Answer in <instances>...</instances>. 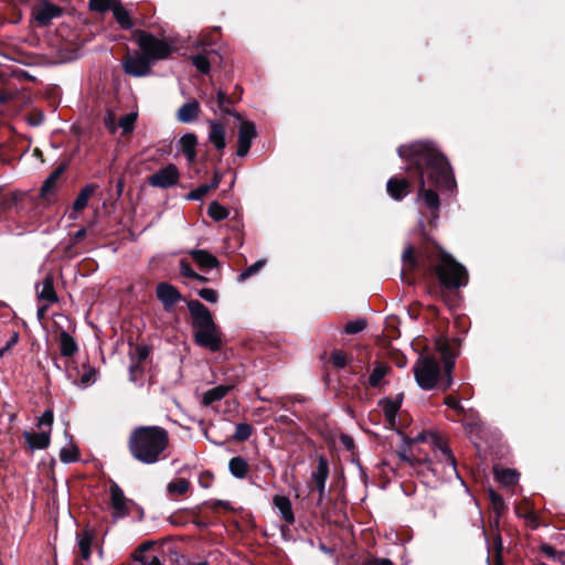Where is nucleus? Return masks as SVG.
I'll use <instances>...</instances> for the list:
<instances>
[{"label":"nucleus","instance_id":"1","mask_svg":"<svg viewBox=\"0 0 565 565\" xmlns=\"http://www.w3.org/2000/svg\"><path fill=\"white\" fill-rule=\"evenodd\" d=\"M398 156L408 162V169L416 168L419 175V196L433 212L439 209V196L433 190H426L427 183L451 189L455 184L451 169L446 158L427 142L401 146Z\"/></svg>","mask_w":565,"mask_h":565},{"label":"nucleus","instance_id":"2","mask_svg":"<svg viewBox=\"0 0 565 565\" xmlns=\"http://www.w3.org/2000/svg\"><path fill=\"white\" fill-rule=\"evenodd\" d=\"M169 447V433L161 426H139L128 438V449L134 459L153 465L164 458Z\"/></svg>","mask_w":565,"mask_h":565},{"label":"nucleus","instance_id":"3","mask_svg":"<svg viewBox=\"0 0 565 565\" xmlns=\"http://www.w3.org/2000/svg\"><path fill=\"white\" fill-rule=\"evenodd\" d=\"M454 361L445 358L444 373L439 362L431 356H420L414 365V375L418 386L423 390H433L438 384L443 390L451 385V371Z\"/></svg>","mask_w":565,"mask_h":565},{"label":"nucleus","instance_id":"4","mask_svg":"<svg viewBox=\"0 0 565 565\" xmlns=\"http://www.w3.org/2000/svg\"><path fill=\"white\" fill-rule=\"evenodd\" d=\"M188 308L193 318L196 343L211 351L220 350L221 338L209 309L199 300H191Z\"/></svg>","mask_w":565,"mask_h":565},{"label":"nucleus","instance_id":"5","mask_svg":"<svg viewBox=\"0 0 565 565\" xmlns=\"http://www.w3.org/2000/svg\"><path fill=\"white\" fill-rule=\"evenodd\" d=\"M440 284L447 289H456L467 285L468 273L466 268L457 263L451 256L443 255L435 267Z\"/></svg>","mask_w":565,"mask_h":565},{"label":"nucleus","instance_id":"6","mask_svg":"<svg viewBox=\"0 0 565 565\" xmlns=\"http://www.w3.org/2000/svg\"><path fill=\"white\" fill-rule=\"evenodd\" d=\"M430 436H436V435L433 433H420L413 438L406 439L405 448H403L401 451H398V457L401 458V460L407 462L412 467H416L417 465H428L429 469H431L433 471H436L437 468L433 467V462L426 455L424 458L417 457L415 455V446L418 443H428L431 446Z\"/></svg>","mask_w":565,"mask_h":565},{"label":"nucleus","instance_id":"7","mask_svg":"<svg viewBox=\"0 0 565 565\" xmlns=\"http://www.w3.org/2000/svg\"><path fill=\"white\" fill-rule=\"evenodd\" d=\"M136 36L139 47L149 60H162L170 55L171 46L167 42L143 31H137Z\"/></svg>","mask_w":565,"mask_h":565},{"label":"nucleus","instance_id":"8","mask_svg":"<svg viewBox=\"0 0 565 565\" xmlns=\"http://www.w3.org/2000/svg\"><path fill=\"white\" fill-rule=\"evenodd\" d=\"M430 439L435 457L438 459V462L443 465L445 473L448 477H450V475L458 476L455 457L447 445L437 436H430Z\"/></svg>","mask_w":565,"mask_h":565},{"label":"nucleus","instance_id":"9","mask_svg":"<svg viewBox=\"0 0 565 565\" xmlns=\"http://www.w3.org/2000/svg\"><path fill=\"white\" fill-rule=\"evenodd\" d=\"M110 507L113 509L114 519H121L129 514V500L125 497L121 488L111 482L109 486Z\"/></svg>","mask_w":565,"mask_h":565},{"label":"nucleus","instance_id":"10","mask_svg":"<svg viewBox=\"0 0 565 565\" xmlns=\"http://www.w3.org/2000/svg\"><path fill=\"white\" fill-rule=\"evenodd\" d=\"M179 180V171L174 164H168L167 167L158 170L151 174L148 179V183L151 186L167 189L173 186Z\"/></svg>","mask_w":565,"mask_h":565},{"label":"nucleus","instance_id":"11","mask_svg":"<svg viewBox=\"0 0 565 565\" xmlns=\"http://www.w3.org/2000/svg\"><path fill=\"white\" fill-rule=\"evenodd\" d=\"M126 74L140 77L150 73V61L146 55L135 54L129 55L122 63Z\"/></svg>","mask_w":565,"mask_h":565},{"label":"nucleus","instance_id":"12","mask_svg":"<svg viewBox=\"0 0 565 565\" xmlns=\"http://www.w3.org/2000/svg\"><path fill=\"white\" fill-rule=\"evenodd\" d=\"M156 295L166 311H171L182 299L180 291L168 282L158 284L156 288Z\"/></svg>","mask_w":565,"mask_h":565},{"label":"nucleus","instance_id":"13","mask_svg":"<svg viewBox=\"0 0 565 565\" xmlns=\"http://www.w3.org/2000/svg\"><path fill=\"white\" fill-rule=\"evenodd\" d=\"M239 121L237 156L244 157L249 151L252 141L256 136V129L249 120L241 119Z\"/></svg>","mask_w":565,"mask_h":565},{"label":"nucleus","instance_id":"14","mask_svg":"<svg viewBox=\"0 0 565 565\" xmlns=\"http://www.w3.org/2000/svg\"><path fill=\"white\" fill-rule=\"evenodd\" d=\"M62 14V9L46 0L33 8V17L41 25H47L51 21Z\"/></svg>","mask_w":565,"mask_h":565},{"label":"nucleus","instance_id":"15","mask_svg":"<svg viewBox=\"0 0 565 565\" xmlns=\"http://www.w3.org/2000/svg\"><path fill=\"white\" fill-rule=\"evenodd\" d=\"M328 476H329L328 462L323 457H320L316 470L311 473L312 482L319 492V501H321L324 495V489H326V482H327Z\"/></svg>","mask_w":565,"mask_h":565},{"label":"nucleus","instance_id":"16","mask_svg":"<svg viewBox=\"0 0 565 565\" xmlns=\"http://www.w3.org/2000/svg\"><path fill=\"white\" fill-rule=\"evenodd\" d=\"M23 437L31 450H40L49 447L51 441V430H42L40 433L23 431Z\"/></svg>","mask_w":565,"mask_h":565},{"label":"nucleus","instance_id":"17","mask_svg":"<svg viewBox=\"0 0 565 565\" xmlns=\"http://www.w3.org/2000/svg\"><path fill=\"white\" fill-rule=\"evenodd\" d=\"M210 130H209V141L213 143V146L217 150H223L226 146L225 140V128L224 126L215 120L207 121Z\"/></svg>","mask_w":565,"mask_h":565},{"label":"nucleus","instance_id":"18","mask_svg":"<svg viewBox=\"0 0 565 565\" xmlns=\"http://www.w3.org/2000/svg\"><path fill=\"white\" fill-rule=\"evenodd\" d=\"M36 296L39 300L54 303L57 301V296L53 286V278L46 276L42 282L36 285Z\"/></svg>","mask_w":565,"mask_h":565},{"label":"nucleus","instance_id":"19","mask_svg":"<svg viewBox=\"0 0 565 565\" xmlns=\"http://www.w3.org/2000/svg\"><path fill=\"white\" fill-rule=\"evenodd\" d=\"M386 188L395 200H401L409 193V183L405 179L392 178L387 181Z\"/></svg>","mask_w":565,"mask_h":565},{"label":"nucleus","instance_id":"20","mask_svg":"<svg viewBox=\"0 0 565 565\" xmlns=\"http://www.w3.org/2000/svg\"><path fill=\"white\" fill-rule=\"evenodd\" d=\"M200 114V104L196 100H191L183 104L178 113L177 118L180 122H191L199 117Z\"/></svg>","mask_w":565,"mask_h":565},{"label":"nucleus","instance_id":"21","mask_svg":"<svg viewBox=\"0 0 565 565\" xmlns=\"http://www.w3.org/2000/svg\"><path fill=\"white\" fill-rule=\"evenodd\" d=\"M189 254L202 269L215 268L218 265L216 257L204 249H191Z\"/></svg>","mask_w":565,"mask_h":565},{"label":"nucleus","instance_id":"22","mask_svg":"<svg viewBox=\"0 0 565 565\" xmlns=\"http://www.w3.org/2000/svg\"><path fill=\"white\" fill-rule=\"evenodd\" d=\"M198 139L194 134H185L179 140L180 149L189 162H193L196 158Z\"/></svg>","mask_w":565,"mask_h":565},{"label":"nucleus","instance_id":"23","mask_svg":"<svg viewBox=\"0 0 565 565\" xmlns=\"http://www.w3.org/2000/svg\"><path fill=\"white\" fill-rule=\"evenodd\" d=\"M401 398L397 399H383L380 402L382 411L386 417V420L391 427L396 426V415L401 407Z\"/></svg>","mask_w":565,"mask_h":565},{"label":"nucleus","instance_id":"24","mask_svg":"<svg viewBox=\"0 0 565 565\" xmlns=\"http://www.w3.org/2000/svg\"><path fill=\"white\" fill-rule=\"evenodd\" d=\"M78 553L81 557L85 561L90 557V546L94 540V535L88 530H83L76 535Z\"/></svg>","mask_w":565,"mask_h":565},{"label":"nucleus","instance_id":"25","mask_svg":"<svg viewBox=\"0 0 565 565\" xmlns=\"http://www.w3.org/2000/svg\"><path fill=\"white\" fill-rule=\"evenodd\" d=\"M274 504L279 510L281 518L286 521V523L292 524L295 522L291 502L288 498L276 495L274 498Z\"/></svg>","mask_w":565,"mask_h":565},{"label":"nucleus","instance_id":"26","mask_svg":"<svg viewBox=\"0 0 565 565\" xmlns=\"http://www.w3.org/2000/svg\"><path fill=\"white\" fill-rule=\"evenodd\" d=\"M221 183V175L218 173L214 174V178L211 183H205L200 185L199 188L192 190L186 198L189 200L198 201L203 199L211 190L216 189Z\"/></svg>","mask_w":565,"mask_h":565},{"label":"nucleus","instance_id":"27","mask_svg":"<svg viewBox=\"0 0 565 565\" xmlns=\"http://www.w3.org/2000/svg\"><path fill=\"white\" fill-rule=\"evenodd\" d=\"M233 387L234 385H218L206 391L203 395V404L207 406L216 401H221Z\"/></svg>","mask_w":565,"mask_h":565},{"label":"nucleus","instance_id":"28","mask_svg":"<svg viewBox=\"0 0 565 565\" xmlns=\"http://www.w3.org/2000/svg\"><path fill=\"white\" fill-rule=\"evenodd\" d=\"M248 463L243 457H233L228 462V469L233 477L243 479L248 473Z\"/></svg>","mask_w":565,"mask_h":565},{"label":"nucleus","instance_id":"29","mask_svg":"<svg viewBox=\"0 0 565 565\" xmlns=\"http://www.w3.org/2000/svg\"><path fill=\"white\" fill-rule=\"evenodd\" d=\"M114 17L117 23L125 30H130L134 26V23L130 19L128 11L121 6L118 0L116 4L111 9Z\"/></svg>","mask_w":565,"mask_h":565},{"label":"nucleus","instance_id":"30","mask_svg":"<svg viewBox=\"0 0 565 565\" xmlns=\"http://www.w3.org/2000/svg\"><path fill=\"white\" fill-rule=\"evenodd\" d=\"M60 350L63 356H72L77 351L74 339L65 331L60 335Z\"/></svg>","mask_w":565,"mask_h":565},{"label":"nucleus","instance_id":"31","mask_svg":"<svg viewBox=\"0 0 565 565\" xmlns=\"http://www.w3.org/2000/svg\"><path fill=\"white\" fill-rule=\"evenodd\" d=\"M190 489V482L184 478H178L172 480L167 486V492L169 495H182Z\"/></svg>","mask_w":565,"mask_h":565},{"label":"nucleus","instance_id":"32","mask_svg":"<svg viewBox=\"0 0 565 565\" xmlns=\"http://www.w3.org/2000/svg\"><path fill=\"white\" fill-rule=\"evenodd\" d=\"M495 478L503 486H513L519 480V473L512 469H495Z\"/></svg>","mask_w":565,"mask_h":565},{"label":"nucleus","instance_id":"33","mask_svg":"<svg viewBox=\"0 0 565 565\" xmlns=\"http://www.w3.org/2000/svg\"><path fill=\"white\" fill-rule=\"evenodd\" d=\"M216 103H217V107L218 109L222 111V113H225V114H228V115H233L237 120H241L242 117L239 114L237 113H233L231 109H230V105L232 104V99L226 95L225 92L223 90H218L216 93Z\"/></svg>","mask_w":565,"mask_h":565},{"label":"nucleus","instance_id":"34","mask_svg":"<svg viewBox=\"0 0 565 565\" xmlns=\"http://www.w3.org/2000/svg\"><path fill=\"white\" fill-rule=\"evenodd\" d=\"M94 192L95 186L93 185H86L84 189H82L73 204L74 210L82 211L83 209H85L87 206L89 198L94 194Z\"/></svg>","mask_w":565,"mask_h":565},{"label":"nucleus","instance_id":"35","mask_svg":"<svg viewBox=\"0 0 565 565\" xmlns=\"http://www.w3.org/2000/svg\"><path fill=\"white\" fill-rule=\"evenodd\" d=\"M64 170L65 166H60L47 177L41 189L42 195H46L54 189L56 181L60 179Z\"/></svg>","mask_w":565,"mask_h":565},{"label":"nucleus","instance_id":"36","mask_svg":"<svg viewBox=\"0 0 565 565\" xmlns=\"http://www.w3.org/2000/svg\"><path fill=\"white\" fill-rule=\"evenodd\" d=\"M150 546V543L142 544L137 551L136 561L142 565H163V563L157 556L145 555L143 552Z\"/></svg>","mask_w":565,"mask_h":565},{"label":"nucleus","instance_id":"37","mask_svg":"<svg viewBox=\"0 0 565 565\" xmlns=\"http://www.w3.org/2000/svg\"><path fill=\"white\" fill-rule=\"evenodd\" d=\"M253 430L254 429L252 425L247 423H238L235 427V433L233 437L237 441H245L252 436Z\"/></svg>","mask_w":565,"mask_h":565},{"label":"nucleus","instance_id":"38","mask_svg":"<svg viewBox=\"0 0 565 565\" xmlns=\"http://www.w3.org/2000/svg\"><path fill=\"white\" fill-rule=\"evenodd\" d=\"M207 213L214 221H222L228 216V211L217 202L209 205Z\"/></svg>","mask_w":565,"mask_h":565},{"label":"nucleus","instance_id":"39","mask_svg":"<svg viewBox=\"0 0 565 565\" xmlns=\"http://www.w3.org/2000/svg\"><path fill=\"white\" fill-rule=\"evenodd\" d=\"M137 120L136 113H129L119 119L118 126L122 129V134H129L134 130L135 122Z\"/></svg>","mask_w":565,"mask_h":565},{"label":"nucleus","instance_id":"40","mask_svg":"<svg viewBox=\"0 0 565 565\" xmlns=\"http://www.w3.org/2000/svg\"><path fill=\"white\" fill-rule=\"evenodd\" d=\"M266 264L265 259H259L253 265L248 266L245 270H243L238 276V281H245L249 277L257 274Z\"/></svg>","mask_w":565,"mask_h":565},{"label":"nucleus","instance_id":"41","mask_svg":"<svg viewBox=\"0 0 565 565\" xmlns=\"http://www.w3.org/2000/svg\"><path fill=\"white\" fill-rule=\"evenodd\" d=\"M386 371H387V369L385 365H383V364L376 365L370 375V379H369L370 385L373 387H377L381 384V381L383 380V377L386 375Z\"/></svg>","mask_w":565,"mask_h":565},{"label":"nucleus","instance_id":"42","mask_svg":"<svg viewBox=\"0 0 565 565\" xmlns=\"http://www.w3.org/2000/svg\"><path fill=\"white\" fill-rule=\"evenodd\" d=\"M193 65L201 73L207 74L211 70V64L205 54H198L191 57Z\"/></svg>","mask_w":565,"mask_h":565},{"label":"nucleus","instance_id":"43","mask_svg":"<svg viewBox=\"0 0 565 565\" xmlns=\"http://www.w3.org/2000/svg\"><path fill=\"white\" fill-rule=\"evenodd\" d=\"M118 0H89V8L93 11L105 12L111 10Z\"/></svg>","mask_w":565,"mask_h":565},{"label":"nucleus","instance_id":"44","mask_svg":"<svg viewBox=\"0 0 565 565\" xmlns=\"http://www.w3.org/2000/svg\"><path fill=\"white\" fill-rule=\"evenodd\" d=\"M404 270H413L416 267V259L414 256V248L407 246L403 252Z\"/></svg>","mask_w":565,"mask_h":565},{"label":"nucleus","instance_id":"45","mask_svg":"<svg viewBox=\"0 0 565 565\" xmlns=\"http://www.w3.org/2000/svg\"><path fill=\"white\" fill-rule=\"evenodd\" d=\"M366 327V321L364 319H358L354 321H350L345 324L344 331L348 334H355L364 330Z\"/></svg>","mask_w":565,"mask_h":565},{"label":"nucleus","instance_id":"46","mask_svg":"<svg viewBox=\"0 0 565 565\" xmlns=\"http://www.w3.org/2000/svg\"><path fill=\"white\" fill-rule=\"evenodd\" d=\"M77 458H78V451L74 447L62 448L60 451V459L65 463L74 462L77 460Z\"/></svg>","mask_w":565,"mask_h":565},{"label":"nucleus","instance_id":"47","mask_svg":"<svg viewBox=\"0 0 565 565\" xmlns=\"http://www.w3.org/2000/svg\"><path fill=\"white\" fill-rule=\"evenodd\" d=\"M331 361L337 367H344L348 362L347 354L341 350H335L331 353Z\"/></svg>","mask_w":565,"mask_h":565},{"label":"nucleus","instance_id":"48","mask_svg":"<svg viewBox=\"0 0 565 565\" xmlns=\"http://www.w3.org/2000/svg\"><path fill=\"white\" fill-rule=\"evenodd\" d=\"M198 294L202 299H204L205 301L212 302V303L216 302L218 299L217 292L211 288H203V289L199 290Z\"/></svg>","mask_w":565,"mask_h":565},{"label":"nucleus","instance_id":"49","mask_svg":"<svg viewBox=\"0 0 565 565\" xmlns=\"http://www.w3.org/2000/svg\"><path fill=\"white\" fill-rule=\"evenodd\" d=\"M54 420L53 412L51 409L45 411L39 418L38 426H46L50 430Z\"/></svg>","mask_w":565,"mask_h":565},{"label":"nucleus","instance_id":"50","mask_svg":"<svg viewBox=\"0 0 565 565\" xmlns=\"http://www.w3.org/2000/svg\"><path fill=\"white\" fill-rule=\"evenodd\" d=\"M96 380V371L93 367H87L85 372L81 376V383L84 386L89 385L90 383H94Z\"/></svg>","mask_w":565,"mask_h":565},{"label":"nucleus","instance_id":"51","mask_svg":"<svg viewBox=\"0 0 565 565\" xmlns=\"http://www.w3.org/2000/svg\"><path fill=\"white\" fill-rule=\"evenodd\" d=\"M445 404L450 407L451 409H454L456 413L458 414H462L463 413V407L462 405L460 404V402L454 397V396H447L445 398Z\"/></svg>","mask_w":565,"mask_h":565},{"label":"nucleus","instance_id":"52","mask_svg":"<svg viewBox=\"0 0 565 565\" xmlns=\"http://www.w3.org/2000/svg\"><path fill=\"white\" fill-rule=\"evenodd\" d=\"M180 274L188 278L196 277V273L191 268V265L184 259L180 260Z\"/></svg>","mask_w":565,"mask_h":565},{"label":"nucleus","instance_id":"53","mask_svg":"<svg viewBox=\"0 0 565 565\" xmlns=\"http://www.w3.org/2000/svg\"><path fill=\"white\" fill-rule=\"evenodd\" d=\"M104 122H105V126L108 128V130L110 132H115L116 129H117V126H116V118H115V115L113 113H108L104 119Z\"/></svg>","mask_w":565,"mask_h":565},{"label":"nucleus","instance_id":"54","mask_svg":"<svg viewBox=\"0 0 565 565\" xmlns=\"http://www.w3.org/2000/svg\"><path fill=\"white\" fill-rule=\"evenodd\" d=\"M141 372L140 364L132 363L129 367L130 381L137 383L139 381V373Z\"/></svg>","mask_w":565,"mask_h":565},{"label":"nucleus","instance_id":"55","mask_svg":"<svg viewBox=\"0 0 565 565\" xmlns=\"http://www.w3.org/2000/svg\"><path fill=\"white\" fill-rule=\"evenodd\" d=\"M136 354H137V361L135 363L140 364L142 361H145L147 359L148 350H147V348L139 347V348H137Z\"/></svg>","mask_w":565,"mask_h":565},{"label":"nucleus","instance_id":"56","mask_svg":"<svg viewBox=\"0 0 565 565\" xmlns=\"http://www.w3.org/2000/svg\"><path fill=\"white\" fill-rule=\"evenodd\" d=\"M494 543H495V558L498 562H501V553H502L503 545H502V539L500 535H498L494 539Z\"/></svg>","mask_w":565,"mask_h":565},{"label":"nucleus","instance_id":"57","mask_svg":"<svg viewBox=\"0 0 565 565\" xmlns=\"http://www.w3.org/2000/svg\"><path fill=\"white\" fill-rule=\"evenodd\" d=\"M212 479H213V477H212L211 473H209V472L202 473L200 476V484H201V487L209 488L211 486Z\"/></svg>","mask_w":565,"mask_h":565},{"label":"nucleus","instance_id":"58","mask_svg":"<svg viewBox=\"0 0 565 565\" xmlns=\"http://www.w3.org/2000/svg\"><path fill=\"white\" fill-rule=\"evenodd\" d=\"M18 341H19V333L12 332L4 344L6 349L10 350L12 347H14L18 343Z\"/></svg>","mask_w":565,"mask_h":565},{"label":"nucleus","instance_id":"59","mask_svg":"<svg viewBox=\"0 0 565 565\" xmlns=\"http://www.w3.org/2000/svg\"><path fill=\"white\" fill-rule=\"evenodd\" d=\"M541 551L551 558H556V551L548 544H543Z\"/></svg>","mask_w":565,"mask_h":565},{"label":"nucleus","instance_id":"60","mask_svg":"<svg viewBox=\"0 0 565 565\" xmlns=\"http://www.w3.org/2000/svg\"><path fill=\"white\" fill-rule=\"evenodd\" d=\"M341 440L347 448H351L353 446V440L347 435L342 436Z\"/></svg>","mask_w":565,"mask_h":565},{"label":"nucleus","instance_id":"61","mask_svg":"<svg viewBox=\"0 0 565 565\" xmlns=\"http://www.w3.org/2000/svg\"><path fill=\"white\" fill-rule=\"evenodd\" d=\"M490 495H491L492 502H493L497 507H498V505H502V504H503V501H502V499H501L499 495H497V494H495V493H493V492H491V493H490Z\"/></svg>","mask_w":565,"mask_h":565},{"label":"nucleus","instance_id":"62","mask_svg":"<svg viewBox=\"0 0 565 565\" xmlns=\"http://www.w3.org/2000/svg\"><path fill=\"white\" fill-rule=\"evenodd\" d=\"M371 565H393V563L390 559H377L373 562Z\"/></svg>","mask_w":565,"mask_h":565},{"label":"nucleus","instance_id":"63","mask_svg":"<svg viewBox=\"0 0 565 565\" xmlns=\"http://www.w3.org/2000/svg\"><path fill=\"white\" fill-rule=\"evenodd\" d=\"M47 306H41L38 308V318L42 319L46 312Z\"/></svg>","mask_w":565,"mask_h":565},{"label":"nucleus","instance_id":"64","mask_svg":"<svg viewBox=\"0 0 565 565\" xmlns=\"http://www.w3.org/2000/svg\"><path fill=\"white\" fill-rule=\"evenodd\" d=\"M415 455L420 458H424L425 455L428 457L427 452L423 451L417 445L415 446Z\"/></svg>","mask_w":565,"mask_h":565}]
</instances>
